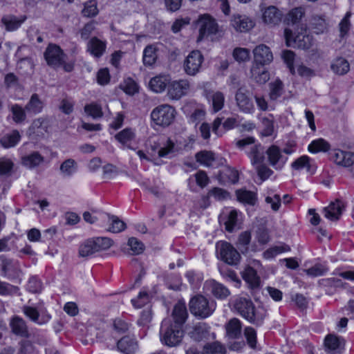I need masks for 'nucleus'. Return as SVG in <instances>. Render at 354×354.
I'll return each mask as SVG.
<instances>
[{"label": "nucleus", "instance_id": "cd10ccee", "mask_svg": "<svg viewBox=\"0 0 354 354\" xmlns=\"http://www.w3.org/2000/svg\"><path fill=\"white\" fill-rule=\"evenodd\" d=\"M88 50L96 57H101L106 50V43L97 37H93L87 44Z\"/></svg>", "mask_w": 354, "mask_h": 354}, {"label": "nucleus", "instance_id": "423d86ee", "mask_svg": "<svg viewBox=\"0 0 354 354\" xmlns=\"http://www.w3.org/2000/svg\"><path fill=\"white\" fill-rule=\"evenodd\" d=\"M175 113V109L171 106L162 104L151 111V118L156 125L167 127L174 121Z\"/></svg>", "mask_w": 354, "mask_h": 354}, {"label": "nucleus", "instance_id": "a211bd4d", "mask_svg": "<svg viewBox=\"0 0 354 354\" xmlns=\"http://www.w3.org/2000/svg\"><path fill=\"white\" fill-rule=\"evenodd\" d=\"M262 19L266 25L273 27L281 22L283 15L277 7L270 6L262 10Z\"/></svg>", "mask_w": 354, "mask_h": 354}, {"label": "nucleus", "instance_id": "58836bf2", "mask_svg": "<svg viewBox=\"0 0 354 354\" xmlns=\"http://www.w3.org/2000/svg\"><path fill=\"white\" fill-rule=\"evenodd\" d=\"M220 272L226 281L232 283L236 288L241 287V281L234 270L229 268H223L220 269Z\"/></svg>", "mask_w": 354, "mask_h": 354}, {"label": "nucleus", "instance_id": "393cba45", "mask_svg": "<svg viewBox=\"0 0 354 354\" xmlns=\"http://www.w3.org/2000/svg\"><path fill=\"white\" fill-rule=\"evenodd\" d=\"M1 259V274L3 277L12 280L15 279L18 275V268L14 265L12 260L10 259L3 258Z\"/></svg>", "mask_w": 354, "mask_h": 354}, {"label": "nucleus", "instance_id": "aec40b11", "mask_svg": "<svg viewBox=\"0 0 354 354\" xmlns=\"http://www.w3.org/2000/svg\"><path fill=\"white\" fill-rule=\"evenodd\" d=\"M343 201H330L329 205L324 208V216L331 221L339 219L344 209Z\"/></svg>", "mask_w": 354, "mask_h": 354}, {"label": "nucleus", "instance_id": "774afa93", "mask_svg": "<svg viewBox=\"0 0 354 354\" xmlns=\"http://www.w3.org/2000/svg\"><path fill=\"white\" fill-rule=\"evenodd\" d=\"M256 238L261 245L267 244L270 240L268 230L264 227H259L256 232Z\"/></svg>", "mask_w": 354, "mask_h": 354}, {"label": "nucleus", "instance_id": "412c9836", "mask_svg": "<svg viewBox=\"0 0 354 354\" xmlns=\"http://www.w3.org/2000/svg\"><path fill=\"white\" fill-rule=\"evenodd\" d=\"M11 331L17 336L28 338L30 336L26 322L19 316H14L10 322Z\"/></svg>", "mask_w": 354, "mask_h": 354}, {"label": "nucleus", "instance_id": "0e129e2a", "mask_svg": "<svg viewBox=\"0 0 354 354\" xmlns=\"http://www.w3.org/2000/svg\"><path fill=\"white\" fill-rule=\"evenodd\" d=\"M28 289L31 293L41 292L43 283L37 277H31L28 281Z\"/></svg>", "mask_w": 354, "mask_h": 354}, {"label": "nucleus", "instance_id": "b1692460", "mask_svg": "<svg viewBox=\"0 0 354 354\" xmlns=\"http://www.w3.org/2000/svg\"><path fill=\"white\" fill-rule=\"evenodd\" d=\"M210 326L206 323H198L193 328L190 333L191 337L196 342L209 339L210 335Z\"/></svg>", "mask_w": 354, "mask_h": 354}, {"label": "nucleus", "instance_id": "bf43d9fd", "mask_svg": "<svg viewBox=\"0 0 354 354\" xmlns=\"http://www.w3.org/2000/svg\"><path fill=\"white\" fill-rule=\"evenodd\" d=\"M133 306L135 308H142L149 302V295L146 291L139 292L136 298L131 300Z\"/></svg>", "mask_w": 354, "mask_h": 354}, {"label": "nucleus", "instance_id": "2eb2a0df", "mask_svg": "<svg viewBox=\"0 0 354 354\" xmlns=\"http://www.w3.org/2000/svg\"><path fill=\"white\" fill-rule=\"evenodd\" d=\"M198 24L200 25L198 40L216 34L218 30V26L215 20L208 15L201 17L198 20Z\"/></svg>", "mask_w": 354, "mask_h": 354}, {"label": "nucleus", "instance_id": "4c0bfd02", "mask_svg": "<svg viewBox=\"0 0 354 354\" xmlns=\"http://www.w3.org/2000/svg\"><path fill=\"white\" fill-rule=\"evenodd\" d=\"M190 217H200L204 211L210 205V201H192Z\"/></svg>", "mask_w": 354, "mask_h": 354}, {"label": "nucleus", "instance_id": "f8f14e48", "mask_svg": "<svg viewBox=\"0 0 354 354\" xmlns=\"http://www.w3.org/2000/svg\"><path fill=\"white\" fill-rule=\"evenodd\" d=\"M236 105L239 110L245 113H250L254 110V104L249 96V91L244 87L238 88L235 94Z\"/></svg>", "mask_w": 354, "mask_h": 354}, {"label": "nucleus", "instance_id": "e2e57ef3", "mask_svg": "<svg viewBox=\"0 0 354 354\" xmlns=\"http://www.w3.org/2000/svg\"><path fill=\"white\" fill-rule=\"evenodd\" d=\"M113 326L116 333L118 334H124L128 332L131 324L121 318H116L113 320Z\"/></svg>", "mask_w": 354, "mask_h": 354}, {"label": "nucleus", "instance_id": "49530a36", "mask_svg": "<svg viewBox=\"0 0 354 354\" xmlns=\"http://www.w3.org/2000/svg\"><path fill=\"white\" fill-rule=\"evenodd\" d=\"M330 149V145L322 138L313 140L308 146L311 153L326 152Z\"/></svg>", "mask_w": 354, "mask_h": 354}, {"label": "nucleus", "instance_id": "2f4dec72", "mask_svg": "<svg viewBox=\"0 0 354 354\" xmlns=\"http://www.w3.org/2000/svg\"><path fill=\"white\" fill-rule=\"evenodd\" d=\"M322 284L326 288V292L328 295H333L337 289L345 288L346 283L341 279L331 277L322 279Z\"/></svg>", "mask_w": 354, "mask_h": 354}, {"label": "nucleus", "instance_id": "8fccbe9b", "mask_svg": "<svg viewBox=\"0 0 354 354\" xmlns=\"http://www.w3.org/2000/svg\"><path fill=\"white\" fill-rule=\"evenodd\" d=\"M244 336L248 346L252 349H256L257 345V333L256 330L251 326L245 327Z\"/></svg>", "mask_w": 354, "mask_h": 354}, {"label": "nucleus", "instance_id": "37998d69", "mask_svg": "<svg viewBox=\"0 0 354 354\" xmlns=\"http://www.w3.org/2000/svg\"><path fill=\"white\" fill-rule=\"evenodd\" d=\"M249 156L252 165H261L265 159L263 149L260 145H254L252 147Z\"/></svg>", "mask_w": 354, "mask_h": 354}, {"label": "nucleus", "instance_id": "0eeeda50", "mask_svg": "<svg viewBox=\"0 0 354 354\" xmlns=\"http://www.w3.org/2000/svg\"><path fill=\"white\" fill-rule=\"evenodd\" d=\"M346 345L345 338L335 333L327 334L323 342L324 348L327 354H344Z\"/></svg>", "mask_w": 354, "mask_h": 354}, {"label": "nucleus", "instance_id": "473e14b6", "mask_svg": "<svg viewBox=\"0 0 354 354\" xmlns=\"http://www.w3.org/2000/svg\"><path fill=\"white\" fill-rule=\"evenodd\" d=\"M44 160V157L37 151H34L21 158V163L24 166L32 169L39 166Z\"/></svg>", "mask_w": 354, "mask_h": 354}, {"label": "nucleus", "instance_id": "f704fd0d", "mask_svg": "<svg viewBox=\"0 0 354 354\" xmlns=\"http://www.w3.org/2000/svg\"><path fill=\"white\" fill-rule=\"evenodd\" d=\"M26 19V16H23L19 19L14 15H9L3 17L1 21L7 30L13 31L19 28Z\"/></svg>", "mask_w": 354, "mask_h": 354}, {"label": "nucleus", "instance_id": "4d7b16f0", "mask_svg": "<svg viewBox=\"0 0 354 354\" xmlns=\"http://www.w3.org/2000/svg\"><path fill=\"white\" fill-rule=\"evenodd\" d=\"M12 119L17 123L24 122L26 118V109L19 104H14L11 106Z\"/></svg>", "mask_w": 354, "mask_h": 354}, {"label": "nucleus", "instance_id": "09e8293b", "mask_svg": "<svg viewBox=\"0 0 354 354\" xmlns=\"http://www.w3.org/2000/svg\"><path fill=\"white\" fill-rule=\"evenodd\" d=\"M157 59L156 48L152 46H147L143 52V63L145 65L152 66Z\"/></svg>", "mask_w": 354, "mask_h": 354}, {"label": "nucleus", "instance_id": "5701e85b", "mask_svg": "<svg viewBox=\"0 0 354 354\" xmlns=\"http://www.w3.org/2000/svg\"><path fill=\"white\" fill-rule=\"evenodd\" d=\"M332 158L336 164L344 167H350L354 163V153L349 151L334 150Z\"/></svg>", "mask_w": 354, "mask_h": 354}, {"label": "nucleus", "instance_id": "f257e3e1", "mask_svg": "<svg viewBox=\"0 0 354 354\" xmlns=\"http://www.w3.org/2000/svg\"><path fill=\"white\" fill-rule=\"evenodd\" d=\"M304 16V8L299 7L290 10L286 17V21L288 26H294V30L286 28L284 30V37L286 45L292 46L297 44L299 48H309L311 46L310 38L308 35H304L306 30V24L301 23V19Z\"/></svg>", "mask_w": 354, "mask_h": 354}, {"label": "nucleus", "instance_id": "a19ab883", "mask_svg": "<svg viewBox=\"0 0 354 354\" xmlns=\"http://www.w3.org/2000/svg\"><path fill=\"white\" fill-rule=\"evenodd\" d=\"M108 222L109 223L108 230L113 233H119L124 230L127 227L126 223L120 219L118 216L107 214Z\"/></svg>", "mask_w": 354, "mask_h": 354}, {"label": "nucleus", "instance_id": "680f3d73", "mask_svg": "<svg viewBox=\"0 0 354 354\" xmlns=\"http://www.w3.org/2000/svg\"><path fill=\"white\" fill-rule=\"evenodd\" d=\"M185 276L190 286L194 288L199 286L203 280L202 275L196 273L194 270L187 271Z\"/></svg>", "mask_w": 354, "mask_h": 354}, {"label": "nucleus", "instance_id": "ea45409f", "mask_svg": "<svg viewBox=\"0 0 354 354\" xmlns=\"http://www.w3.org/2000/svg\"><path fill=\"white\" fill-rule=\"evenodd\" d=\"M330 68L331 70L337 75H342L349 71L350 65L346 59L339 57L333 61Z\"/></svg>", "mask_w": 354, "mask_h": 354}, {"label": "nucleus", "instance_id": "a18cd8bd", "mask_svg": "<svg viewBox=\"0 0 354 354\" xmlns=\"http://www.w3.org/2000/svg\"><path fill=\"white\" fill-rule=\"evenodd\" d=\"M270 93L269 96L270 100H276L283 93V84L281 80L277 79L269 84Z\"/></svg>", "mask_w": 354, "mask_h": 354}, {"label": "nucleus", "instance_id": "39448f33", "mask_svg": "<svg viewBox=\"0 0 354 354\" xmlns=\"http://www.w3.org/2000/svg\"><path fill=\"white\" fill-rule=\"evenodd\" d=\"M189 309L193 315L202 319L209 317L214 310L209 305V300L201 294H197L190 299Z\"/></svg>", "mask_w": 354, "mask_h": 354}, {"label": "nucleus", "instance_id": "c9c22d12", "mask_svg": "<svg viewBox=\"0 0 354 354\" xmlns=\"http://www.w3.org/2000/svg\"><path fill=\"white\" fill-rule=\"evenodd\" d=\"M44 103L39 99V95L37 94H33L26 105L25 109L28 113L37 114L42 111Z\"/></svg>", "mask_w": 354, "mask_h": 354}, {"label": "nucleus", "instance_id": "c85d7f7f", "mask_svg": "<svg viewBox=\"0 0 354 354\" xmlns=\"http://www.w3.org/2000/svg\"><path fill=\"white\" fill-rule=\"evenodd\" d=\"M22 312L31 322L39 325L48 322L51 318V316L48 315L46 316L47 319L46 321H39L40 314L38 309L36 307L31 306H24Z\"/></svg>", "mask_w": 354, "mask_h": 354}, {"label": "nucleus", "instance_id": "603ef678", "mask_svg": "<svg viewBox=\"0 0 354 354\" xmlns=\"http://www.w3.org/2000/svg\"><path fill=\"white\" fill-rule=\"evenodd\" d=\"M99 12L97 3L95 0H89L84 3L82 14L86 17H95Z\"/></svg>", "mask_w": 354, "mask_h": 354}, {"label": "nucleus", "instance_id": "a878e982", "mask_svg": "<svg viewBox=\"0 0 354 354\" xmlns=\"http://www.w3.org/2000/svg\"><path fill=\"white\" fill-rule=\"evenodd\" d=\"M266 153L270 164L273 167L279 165V168H281L286 161V158H283L279 148L276 145L270 146L267 149Z\"/></svg>", "mask_w": 354, "mask_h": 354}, {"label": "nucleus", "instance_id": "9b49d317", "mask_svg": "<svg viewBox=\"0 0 354 354\" xmlns=\"http://www.w3.org/2000/svg\"><path fill=\"white\" fill-rule=\"evenodd\" d=\"M204 288L214 297L221 301L225 300L230 295V290L215 279L207 280L204 284Z\"/></svg>", "mask_w": 354, "mask_h": 354}, {"label": "nucleus", "instance_id": "052dcab7", "mask_svg": "<svg viewBox=\"0 0 354 354\" xmlns=\"http://www.w3.org/2000/svg\"><path fill=\"white\" fill-rule=\"evenodd\" d=\"M134 137L135 133L131 128H126L115 136V138L122 144L132 140Z\"/></svg>", "mask_w": 354, "mask_h": 354}, {"label": "nucleus", "instance_id": "7ed1b4c3", "mask_svg": "<svg viewBox=\"0 0 354 354\" xmlns=\"http://www.w3.org/2000/svg\"><path fill=\"white\" fill-rule=\"evenodd\" d=\"M160 334L163 344L174 347L181 342L185 330L184 327L171 323L170 319H164L161 323Z\"/></svg>", "mask_w": 354, "mask_h": 354}, {"label": "nucleus", "instance_id": "1a4fd4ad", "mask_svg": "<svg viewBox=\"0 0 354 354\" xmlns=\"http://www.w3.org/2000/svg\"><path fill=\"white\" fill-rule=\"evenodd\" d=\"M44 55L48 65L53 68L62 66L65 57L63 50L59 46L54 44L48 46Z\"/></svg>", "mask_w": 354, "mask_h": 354}, {"label": "nucleus", "instance_id": "c756f323", "mask_svg": "<svg viewBox=\"0 0 354 354\" xmlns=\"http://www.w3.org/2000/svg\"><path fill=\"white\" fill-rule=\"evenodd\" d=\"M207 98L212 102L214 112H218L221 110L224 106L225 96L221 91H212L207 94Z\"/></svg>", "mask_w": 354, "mask_h": 354}, {"label": "nucleus", "instance_id": "f03ea898", "mask_svg": "<svg viewBox=\"0 0 354 354\" xmlns=\"http://www.w3.org/2000/svg\"><path fill=\"white\" fill-rule=\"evenodd\" d=\"M234 307L239 315L250 324L257 327L263 324L264 315L257 311L255 306L250 299L239 297L234 301Z\"/></svg>", "mask_w": 354, "mask_h": 354}, {"label": "nucleus", "instance_id": "69168bd1", "mask_svg": "<svg viewBox=\"0 0 354 354\" xmlns=\"http://www.w3.org/2000/svg\"><path fill=\"white\" fill-rule=\"evenodd\" d=\"M84 111L93 118H101L103 115L101 106L96 104H86L84 106Z\"/></svg>", "mask_w": 354, "mask_h": 354}, {"label": "nucleus", "instance_id": "4be33fe9", "mask_svg": "<svg viewBox=\"0 0 354 354\" xmlns=\"http://www.w3.org/2000/svg\"><path fill=\"white\" fill-rule=\"evenodd\" d=\"M119 351L124 354H133L138 348V342L134 337L124 335L116 344Z\"/></svg>", "mask_w": 354, "mask_h": 354}, {"label": "nucleus", "instance_id": "6ab92c4d", "mask_svg": "<svg viewBox=\"0 0 354 354\" xmlns=\"http://www.w3.org/2000/svg\"><path fill=\"white\" fill-rule=\"evenodd\" d=\"M187 318L188 313L185 304L178 302L174 306L171 315V322L184 327Z\"/></svg>", "mask_w": 354, "mask_h": 354}, {"label": "nucleus", "instance_id": "5fc2aeb1", "mask_svg": "<svg viewBox=\"0 0 354 354\" xmlns=\"http://www.w3.org/2000/svg\"><path fill=\"white\" fill-rule=\"evenodd\" d=\"M20 135L17 131H13L11 133L4 136L1 139V144L6 148L14 147L19 140Z\"/></svg>", "mask_w": 354, "mask_h": 354}, {"label": "nucleus", "instance_id": "4468645a", "mask_svg": "<svg viewBox=\"0 0 354 354\" xmlns=\"http://www.w3.org/2000/svg\"><path fill=\"white\" fill-rule=\"evenodd\" d=\"M241 277L250 290L254 291L261 288V278L253 267L250 266H245L241 272Z\"/></svg>", "mask_w": 354, "mask_h": 354}, {"label": "nucleus", "instance_id": "20e7f679", "mask_svg": "<svg viewBox=\"0 0 354 354\" xmlns=\"http://www.w3.org/2000/svg\"><path fill=\"white\" fill-rule=\"evenodd\" d=\"M113 241L108 237H93L85 240L79 248V255L82 257H91L93 254L109 249Z\"/></svg>", "mask_w": 354, "mask_h": 354}, {"label": "nucleus", "instance_id": "c03bdc74", "mask_svg": "<svg viewBox=\"0 0 354 354\" xmlns=\"http://www.w3.org/2000/svg\"><path fill=\"white\" fill-rule=\"evenodd\" d=\"M77 164L75 160L68 158L60 165L59 170L64 177L71 176L77 170Z\"/></svg>", "mask_w": 354, "mask_h": 354}, {"label": "nucleus", "instance_id": "e433bc0d", "mask_svg": "<svg viewBox=\"0 0 354 354\" xmlns=\"http://www.w3.org/2000/svg\"><path fill=\"white\" fill-rule=\"evenodd\" d=\"M226 333L229 337L239 338L241 333V323L236 318L231 319L226 326Z\"/></svg>", "mask_w": 354, "mask_h": 354}, {"label": "nucleus", "instance_id": "13d9d810", "mask_svg": "<svg viewBox=\"0 0 354 354\" xmlns=\"http://www.w3.org/2000/svg\"><path fill=\"white\" fill-rule=\"evenodd\" d=\"M196 161L203 164L207 167L212 165V162L215 160L214 153L211 151H200L196 154Z\"/></svg>", "mask_w": 354, "mask_h": 354}, {"label": "nucleus", "instance_id": "9d476101", "mask_svg": "<svg viewBox=\"0 0 354 354\" xmlns=\"http://www.w3.org/2000/svg\"><path fill=\"white\" fill-rule=\"evenodd\" d=\"M203 56L199 50L192 51L184 62V71L188 75L198 73L203 62Z\"/></svg>", "mask_w": 354, "mask_h": 354}, {"label": "nucleus", "instance_id": "79ce46f5", "mask_svg": "<svg viewBox=\"0 0 354 354\" xmlns=\"http://www.w3.org/2000/svg\"><path fill=\"white\" fill-rule=\"evenodd\" d=\"M175 147L174 142L170 138H166L165 141H162L161 143H158L156 146H153L152 149L156 151L157 148L160 147L158 152L159 157H165L170 153L174 151Z\"/></svg>", "mask_w": 354, "mask_h": 354}, {"label": "nucleus", "instance_id": "72a5a7b5", "mask_svg": "<svg viewBox=\"0 0 354 354\" xmlns=\"http://www.w3.org/2000/svg\"><path fill=\"white\" fill-rule=\"evenodd\" d=\"M252 77L259 84H265L270 79L268 71L260 65H253L251 68Z\"/></svg>", "mask_w": 354, "mask_h": 354}, {"label": "nucleus", "instance_id": "bb28decb", "mask_svg": "<svg viewBox=\"0 0 354 354\" xmlns=\"http://www.w3.org/2000/svg\"><path fill=\"white\" fill-rule=\"evenodd\" d=\"M145 249L144 243L136 237H130L127 245L124 247V251L129 255H138L142 254Z\"/></svg>", "mask_w": 354, "mask_h": 354}, {"label": "nucleus", "instance_id": "f3484780", "mask_svg": "<svg viewBox=\"0 0 354 354\" xmlns=\"http://www.w3.org/2000/svg\"><path fill=\"white\" fill-rule=\"evenodd\" d=\"M255 65L264 66L270 64L273 59L272 53L269 47L260 44L253 50Z\"/></svg>", "mask_w": 354, "mask_h": 354}, {"label": "nucleus", "instance_id": "338daca9", "mask_svg": "<svg viewBox=\"0 0 354 354\" xmlns=\"http://www.w3.org/2000/svg\"><path fill=\"white\" fill-rule=\"evenodd\" d=\"M232 55L234 59L239 62H246L250 59V51L244 48H236Z\"/></svg>", "mask_w": 354, "mask_h": 354}, {"label": "nucleus", "instance_id": "de8ad7c7", "mask_svg": "<svg viewBox=\"0 0 354 354\" xmlns=\"http://www.w3.org/2000/svg\"><path fill=\"white\" fill-rule=\"evenodd\" d=\"M167 81L165 76H156L150 80L149 86L154 92L160 93L165 89Z\"/></svg>", "mask_w": 354, "mask_h": 354}, {"label": "nucleus", "instance_id": "6e6d98bb", "mask_svg": "<svg viewBox=\"0 0 354 354\" xmlns=\"http://www.w3.org/2000/svg\"><path fill=\"white\" fill-rule=\"evenodd\" d=\"M238 223V214L236 210H232L227 216L224 223L225 229L228 232H232L235 230Z\"/></svg>", "mask_w": 354, "mask_h": 354}, {"label": "nucleus", "instance_id": "7c9ffc66", "mask_svg": "<svg viewBox=\"0 0 354 354\" xmlns=\"http://www.w3.org/2000/svg\"><path fill=\"white\" fill-rule=\"evenodd\" d=\"M310 27L316 34H322L327 31L328 22L323 16L314 15L310 21Z\"/></svg>", "mask_w": 354, "mask_h": 354}, {"label": "nucleus", "instance_id": "dca6fc26", "mask_svg": "<svg viewBox=\"0 0 354 354\" xmlns=\"http://www.w3.org/2000/svg\"><path fill=\"white\" fill-rule=\"evenodd\" d=\"M231 25L238 32H244L251 30L254 21L245 15L234 14L232 17Z\"/></svg>", "mask_w": 354, "mask_h": 354}, {"label": "nucleus", "instance_id": "3c124183", "mask_svg": "<svg viewBox=\"0 0 354 354\" xmlns=\"http://www.w3.org/2000/svg\"><path fill=\"white\" fill-rule=\"evenodd\" d=\"M329 269L328 268L322 263H316L310 268L305 270L306 274L311 277H317L325 275Z\"/></svg>", "mask_w": 354, "mask_h": 354}, {"label": "nucleus", "instance_id": "864d4df0", "mask_svg": "<svg viewBox=\"0 0 354 354\" xmlns=\"http://www.w3.org/2000/svg\"><path fill=\"white\" fill-rule=\"evenodd\" d=\"M205 354H225V346L218 341L207 344L203 347Z\"/></svg>", "mask_w": 354, "mask_h": 354}, {"label": "nucleus", "instance_id": "ddd939ff", "mask_svg": "<svg viewBox=\"0 0 354 354\" xmlns=\"http://www.w3.org/2000/svg\"><path fill=\"white\" fill-rule=\"evenodd\" d=\"M167 94L172 100H179L186 95L189 88V83L186 80L173 81L168 84Z\"/></svg>", "mask_w": 354, "mask_h": 354}, {"label": "nucleus", "instance_id": "6e6552de", "mask_svg": "<svg viewBox=\"0 0 354 354\" xmlns=\"http://www.w3.org/2000/svg\"><path fill=\"white\" fill-rule=\"evenodd\" d=\"M219 254L221 260L228 265L237 266L240 263L241 254L238 250L227 241H223L221 243Z\"/></svg>", "mask_w": 354, "mask_h": 354}]
</instances>
